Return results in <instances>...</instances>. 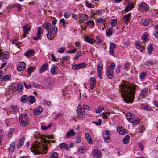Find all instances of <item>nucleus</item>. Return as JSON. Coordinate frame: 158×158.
<instances>
[{"mask_svg":"<svg viewBox=\"0 0 158 158\" xmlns=\"http://www.w3.org/2000/svg\"><path fill=\"white\" fill-rule=\"evenodd\" d=\"M121 96L126 102L132 103L134 97L135 87L129 82L122 83L119 85Z\"/></svg>","mask_w":158,"mask_h":158,"instance_id":"f257e3e1","label":"nucleus"},{"mask_svg":"<svg viewBox=\"0 0 158 158\" xmlns=\"http://www.w3.org/2000/svg\"><path fill=\"white\" fill-rule=\"evenodd\" d=\"M30 149L32 152L36 154H46L47 152L48 148L46 145L36 141L33 143Z\"/></svg>","mask_w":158,"mask_h":158,"instance_id":"f03ea898","label":"nucleus"},{"mask_svg":"<svg viewBox=\"0 0 158 158\" xmlns=\"http://www.w3.org/2000/svg\"><path fill=\"white\" fill-rule=\"evenodd\" d=\"M19 122L22 126H25L29 123L28 116L25 114H22L19 116Z\"/></svg>","mask_w":158,"mask_h":158,"instance_id":"7ed1b4c3","label":"nucleus"},{"mask_svg":"<svg viewBox=\"0 0 158 158\" xmlns=\"http://www.w3.org/2000/svg\"><path fill=\"white\" fill-rule=\"evenodd\" d=\"M57 31V29L56 27L52 28V30L48 32L47 38L49 40H52L56 35Z\"/></svg>","mask_w":158,"mask_h":158,"instance_id":"20e7f679","label":"nucleus"},{"mask_svg":"<svg viewBox=\"0 0 158 158\" xmlns=\"http://www.w3.org/2000/svg\"><path fill=\"white\" fill-rule=\"evenodd\" d=\"M77 112L78 114V117L82 119L85 116V110L82 106H78L77 109Z\"/></svg>","mask_w":158,"mask_h":158,"instance_id":"39448f33","label":"nucleus"},{"mask_svg":"<svg viewBox=\"0 0 158 158\" xmlns=\"http://www.w3.org/2000/svg\"><path fill=\"white\" fill-rule=\"evenodd\" d=\"M150 94V88H145L143 89L140 94V96L141 97L143 98Z\"/></svg>","mask_w":158,"mask_h":158,"instance_id":"423d86ee","label":"nucleus"},{"mask_svg":"<svg viewBox=\"0 0 158 158\" xmlns=\"http://www.w3.org/2000/svg\"><path fill=\"white\" fill-rule=\"evenodd\" d=\"M93 158H101V152L98 149H95L92 152Z\"/></svg>","mask_w":158,"mask_h":158,"instance_id":"0eeeda50","label":"nucleus"},{"mask_svg":"<svg viewBox=\"0 0 158 158\" xmlns=\"http://www.w3.org/2000/svg\"><path fill=\"white\" fill-rule=\"evenodd\" d=\"M110 131L109 130L106 131H105L103 135V138L105 141L106 142H109L110 141Z\"/></svg>","mask_w":158,"mask_h":158,"instance_id":"6e6552de","label":"nucleus"},{"mask_svg":"<svg viewBox=\"0 0 158 158\" xmlns=\"http://www.w3.org/2000/svg\"><path fill=\"white\" fill-rule=\"evenodd\" d=\"M85 65L86 64L85 62L77 64L73 66L72 69L74 70H78L80 68L82 69L85 68Z\"/></svg>","mask_w":158,"mask_h":158,"instance_id":"1a4fd4ad","label":"nucleus"},{"mask_svg":"<svg viewBox=\"0 0 158 158\" xmlns=\"http://www.w3.org/2000/svg\"><path fill=\"white\" fill-rule=\"evenodd\" d=\"M139 6L140 10L143 11H147L148 10L149 6L144 2L140 4Z\"/></svg>","mask_w":158,"mask_h":158,"instance_id":"9d476101","label":"nucleus"},{"mask_svg":"<svg viewBox=\"0 0 158 158\" xmlns=\"http://www.w3.org/2000/svg\"><path fill=\"white\" fill-rule=\"evenodd\" d=\"M133 116L130 122L132 123L134 125L138 124L140 122V119L135 115Z\"/></svg>","mask_w":158,"mask_h":158,"instance_id":"9b49d317","label":"nucleus"},{"mask_svg":"<svg viewBox=\"0 0 158 158\" xmlns=\"http://www.w3.org/2000/svg\"><path fill=\"white\" fill-rule=\"evenodd\" d=\"M39 137L40 139L41 140L44 141L45 143H50L51 142L50 140H48L46 139L45 138H47L48 139H50V135H39Z\"/></svg>","mask_w":158,"mask_h":158,"instance_id":"f8f14e48","label":"nucleus"},{"mask_svg":"<svg viewBox=\"0 0 158 158\" xmlns=\"http://www.w3.org/2000/svg\"><path fill=\"white\" fill-rule=\"evenodd\" d=\"M41 28L40 27H39L37 29V33L36 36L34 37L33 39L34 40H37L39 39L40 40L41 39V34L42 32H41Z\"/></svg>","mask_w":158,"mask_h":158,"instance_id":"ddd939ff","label":"nucleus"},{"mask_svg":"<svg viewBox=\"0 0 158 158\" xmlns=\"http://www.w3.org/2000/svg\"><path fill=\"white\" fill-rule=\"evenodd\" d=\"M9 52H4L3 55H0V60L4 61L9 58Z\"/></svg>","mask_w":158,"mask_h":158,"instance_id":"4468645a","label":"nucleus"},{"mask_svg":"<svg viewBox=\"0 0 158 158\" xmlns=\"http://www.w3.org/2000/svg\"><path fill=\"white\" fill-rule=\"evenodd\" d=\"M58 67L56 65H53L52 67L50 73L52 75H56L58 73Z\"/></svg>","mask_w":158,"mask_h":158,"instance_id":"2eb2a0df","label":"nucleus"},{"mask_svg":"<svg viewBox=\"0 0 158 158\" xmlns=\"http://www.w3.org/2000/svg\"><path fill=\"white\" fill-rule=\"evenodd\" d=\"M22 28L24 33L25 34H28V31L31 29V27H30L29 24L27 23L23 26Z\"/></svg>","mask_w":158,"mask_h":158,"instance_id":"dca6fc26","label":"nucleus"},{"mask_svg":"<svg viewBox=\"0 0 158 158\" xmlns=\"http://www.w3.org/2000/svg\"><path fill=\"white\" fill-rule=\"evenodd\" d=\"M48 64L47 63H44L40 69L39 72L40 73H43L46 69L48 68Z\"/></svg>","mask_w":158,"mask_h":158,"instance_id":"f3484780","label":"nucleus"},{"mask_svg":"<svg viewBox=\"0 0 158 158\" xmlns=\"http://www.w3.org/2000/svg\"><path fill=\"white\" fill-rule=\"evenodd\" d=\"M113 70H111L109 69H107L106 72V75L107 77L109 79H112L113 77Z\"/></svg>","mask_w":158,"mask_h":158,"instance_id":"a211bd4d","label":"nucleus"},{"mask_svg":"<svg viewBox=\"0 0 158 158\" xmlns=\"http://www.w3.org/2000/svg\"><path fill=\"white\" fill-rule=\"evenodd\" d=\"M135 7L133 3H131L127 5L125 9V11L126 12H128L132 10Z\"/></svg>","mask_w":158,"mask_h":158,"instance_id":"6ab92c4d","label":"nucleus"},{"mask_svg":"<svg viewBox=\"0 0 158 158\" xmlns=\"http://www.w3.org/2000/svg\"><path fill=\"white\" fill-rule=\"evenodd\" d=\"M59 147L60 148L64 149L67 150H68L70 148L69 145L64 143H60L59 145Z\"/></svg>","mask_w":158,"mask_h":158,"instance_id":"aec40b11","label":"nucleus"},{"mask_svg":"<svg viewBox=\"0 0 158 158\" xmlns=\"http://www.w3.org/2000/svg\"><path fill=\"white\" fill-rule=\"evenodd\" d=\"M42 111V108L41 107L39 106L35 109L33 111V113L35 115H38L40 114Z\"/></svg>","mask_w":158,"mask_h":158,"instance_id":"412c9836","label":"nucleus"},{"mask_svg":"<svg viewBox=\"0 0 158 158\" xmlns=\"http://www.w3.org/2000/svg\"><path fill=\"white\" fill-rule=\"evenodd\" d=\"M131 13H129L127 14L124 15L123 18V20H124L126 23L129 22L130 20Z\"/></svg>","mask_w":158,"mask_h":158,"instance_id":"4be33fe9","label":"nucleus"},{"mask_svg":"<svg viewBox=\"0 0 158 158\" xmlns=\"http://www.w3.org/2000/svg\"><path fill=\"white\" fill-rule=\"evenodd\" d=\"M36 69V67L34 66H31L27 68V73L31 75V73L34 71Z\"/></svg>","mask_w":158,"mask_h":158,"instance_id":"5701e85b","label":"nucleus"},{"mask_svg":"<svg viewBox=\"0 0 158 158\" xmlns=\"http://www.w3.org/2000/svg\"><path fill=\"white\" fill-rule=\"evenodd\" d=\"M84 40L86 42L92 44L94 42V40L87 36H85L84 37Z\"/></svg>","mask_w":158,"mask_h":158,"instance_id":"b1692460","label":"nucleus"},{"mask_svg":"<svg viewBox=\"0 0 158 158\" xmlns=\"http://www.w3.org/2000/svg\"><path fill=\"white\" fill-rule=\"evenodd\" d=\"M34 51L32 49L27 50L24 54L26 56H30L33 53Z\"/></svg>","mask_w":158,"mask_h":158,"instance_id":"393cba45","label":"nucleus"},{"mask_svg":"<svg viewBox=\"0 0 158 158\" xmlns=\"http://www.w3.org/2000/svg\"><path fill=\"white\" fill-rule=\"evenodd\" d=\"M113 28H110L106 30V35L108 37H110L113 33Z\"/></svg>","mask_w":158,"mask_h":158,"instance_id":"a878e982","label":"nucleus"},{"mask_svg":"<svg viewBox=\"0 0 158 158\" xmlns=\"http://www.w3.org/2000/svg\"><path fill=\"white\" fill-rule=\"evenodd\" d=\"M15 143L14 142H13L11 143L8 148L9 152H12L14 151L15 149Z\"/></svg>","mask_w":158,"mask_h":158,"instance_id":"bb28decb","label":"nucleus"},{"mask_svg":"<svg viewBox=\"0 0 158 158\" xmlns=\"http://www.w3.org/2000/svg\"><path fill=\"white\" fill-rule=\"evenodd\" d=\"M79 18L82 19L84 20H87L88 19V16L85 14H79Z\"/></svg>","mask_w":158,"mask_h":158,"instance_id":"cd10ccee","label":"nucleus"},{"mask_svg":"<svg viewBox=\"0 0 158 158\" xmlns=\"http://www.w3.org/2000/svg\"><path fill=\"white\" fill-rule=\"evenodd\" d=\"M130 137L129 135H127L125 136L123 139V143L124 144L128 143L129 142Z\"/></svg>","mask_w":158,"mask_h":158,"instance_id":"c85d7f7f","label":"nucleus"},{"mask_svg":"<svg viewBox=\"0 0 158 158\" xmlns=\"http://www.w3.org/2000/svg\"><path fill=\"white\" fill-rule=\"evenodd\" d=\"M28 100V97L27 95H24L21 97V101L23 102L26 103Z\"/></svg>","mask_w":158,"mask_h":158,"instance_id":"c756f323","label":"nucleus"},{"mask_svg":"<svg viewBox=\"0 0 158 158\" xmlns=\"http://www.w3.org/2000/svg\"><path fill=\"white\" fill-rule=\"evenodd\" d=\"M133 116H135V115L132 114L130 113H128L126 114V118L129 122L131 120V118H133Z\"/></svg>","mask_w":158,"mask_h":158,"instance_id":"7c9ffc66","label":"nucleus"},{"mask_svg":"<svg viewBox=\"0 0 158 158\" xmlns=\"http://www.w3.org/2000/svg\"><path fill=\"white\" fill-rule=\"evenodd\" d=\"M12 110L15 113V114L19 111V109L18 107L15 105H12L11 106Z\"/></svg>","mask_w":158,"mask_h":158,"instance_id":"2f4dec72","label":"nucleus"},{"mask_svg":"<svg viewBox=\"0 0 158 158\" xmlns=\"http://www.w3.org/2000/svg\"><path fill=\"white\" fill-rule=\"evenodd\" d=\"M75 132L73 131V129L70 130L66 134V135L68 138L70 137V136L74 135Z\"/></svg>","mask_w":158,"mask_h":158,"instance_id":"473e14b6","label":"nucleus"},{"mask_svg":"<svg viewBox=\"0 0 158 158\" xmlns=\"http://www.w3.org/2000/svg\"><path fill=\"white\" fill-rule=\"evenodd\" d=\"M85 136L86 138L88 143L89 144H91L92 143V140L91 137L90 136L89 133H86L85 134Z\"/></svg>","mask_w":158,"mask_h":158,"instance_id":"72a5a7b5","label":"nucleus"},{"mask_svg":"<svg viewBox=\"0 0 158 158\" xmlns=\"http://www.w3.org/2000/svg\"><path fill=\"white\" fill-rule=\"evenodd\" d=\"M98 71H101L103 70V64L102 62H99L97 65Z\"/></svg>","mask_w":158,"mask_h":158,"instance_id":"f704fd0d","label":"nucleus"},{"mask_svg":"<svg viewBox=\"0 0 158 158\" xmlns=\"http://www.w3.org/2000/svg\"><path fill=\"white\" fill-rule=\"evenodd\" d=\"M24 141V137H22L20 139L19 142L17 146L18 148H19L23 145V143Z\"/></svg>","mask_w":158,"mask_h":158,"instance_id":"c9c22d12","label":"nucleus"},{"mask_svg":"<svg viewBox=\"0 0 158 158\" xmlns=\"http://www.w3.org/2000/svg\"><path fill=\"white\" fill-rule=\"evenodd\" d=\"M141 107L146 110H151V107L147 104H141Z\"/></svg>","mask_w":158,"mask_h":158,"instance_id":"e433bc0d","label":"nucleus"},{"mask_svg":"<svg viewBox=\"0 0 158 158\" xmlns=\"http://www.w3.org/2000/svg\"><path fill=\"white\" fill-rule=\"evenodd\" d=\"M29 102L31 104H33L35 102V97L33 96H30L28 98Z\"/></svg>","mask_w":158,"mask_h":158,"instance_id":"4c0bfd02","label":"nucleus"},{"mask_svg":"<svg viewBox=\"0 0 158 158\" xmlns=\"http://www.w3.org/2000/svg\"><path fill=\"white\" fill-rule=\"evenodd\" d=\"M147 49L148 50V53L150 54L151 52L152 51L153 49V48L152 44H150L148 45L147 47Z\"/></svg>","mask_w":158,"mask_h":158,"instance_id":"58836bf2","label":"nucleus"},{"mask_svg":"<svg viewBox=\"0 0 158 158\" xmlns=\"http://www.w3.org/2000/svg\"><path fill=\"white\" fill-rule=\"evenodd\" d=\"M101 114L103 118L107 119V117L109 116L110 114V113L109 112H107L104 113H102Z\"/></svg>","mask_w":158,"mask_h":158,"instance_id":"ea45409f","label":"nucleus"},{"mask_svg":"<svg viewBox=\"0 0 158 158\" xmlns=\"http://www.w3.org/2000/svg\"><path fill=\"white\" fill-rule=\"evenodd\" d=\"M11 77L10 75H6L2 77L1 79L4 81H6L8 80Z\"/></svg>","mask_w":158,"mask_h":158,"instance_id":"a19ab883","label":"nucleus"},{"mask_svg":"<svg viewBox=\"0 0 158 158\" xmlns=\"http://www.w3.org/2000/svg\"><path fill=\"white\" fill-rule=\"evenodd\" d=\"M104 106H99L96 110V112L97 113H100L102 110H104Z\"/></svg>","mask_w":158,"mask_h":158,"instance_id":"79ce46f5","label":"nucleus"},{"mask_svg":"<svg viewBox=\"0 0 158 158\" xmlns=\"http://www.w3.org/2000/svg\"><path fill=\"white\" fill-rule=\"evenodd\" d=\"M84 147H81L78 150V152L79 154H81L83 153H84L86 151Z\"/></svg>","mask_w":158,"mask_h":158,"instance_id":"37998d69","label":"nucleus"},{"mask_svg":"<svg viewBox=\"0 0 158 158\" xmlns=\"http://www.w3.org/2000/svg\"><path fill=\"white\" fill-rule=\"evenodd\" d=\"M11 7L12 8H14V7H16L18 9L17 10L19 11V10L21 9L22 6L21 4H13L12 6Z\"/></svg>","mask_w":158,"mask_h":158,"instance_id":"c03bdc74","label":"nucleus"},{"mask_svg":"<svg viewBox=\"0 0 158 158\" xmlns=\"http://www.w3.org/2000/svg\"><path fill=\"white\" fill-rule=\"evenodd\" d=\"M14 131L15 129L14 128H11L8 133V136L10 138L11 137L12 133L14 132Z\"/></svg>","mask_w":158,"mask_h":158,"instance_id":"a18cd8bd","label":"nucleus"},{"mask_svg":"<svg viewBox=\"0 0 158 158\" xmlns=\"http://www.w3.org/2000/svg\"><path fill=\"white\" fill-rule=\"evenodd\" d=\"M115 64L114 63H112L108 67L107 69H110L111 70H113V69L115 68Z\"/></svg>","mask_w":158,"mask_h":158,"instance_id":"49530a36","label":"nucleus"},{"mask_svg":"<svg viewBox=\"0 0 158 158\" xmlns=\"http://www.w3.org/2000/svg\"><path fill=\"white\" fill-rule=\"evenodd\" d=\"M85 4L87 7L90 8H93V6H94V4H92L89 3L88 1L85 2Z\"/></svg>","mask_w":158,"mask_h":158,"instance_id":"de8ad7c7","label":"nucleus"},{"mask_svg":"<svg viewBox=\"0 0 158 158\" xmlns=\"http://www.w3.org/2000/svg\"><path fill=\"white\" fill-rule=\"evenodd\" d=\"M45 27L46 28V30L48 31L52 27V25L50 23H47L45 24Z\"/></svg>","mask_w":158,"mask_h":158,"instance_id":"09e8293b","label":"nucleus"},{"mask_svg":"<svg viewBox=\"0 0 158 158\" xmlns=\"http://www.w3.org/2000/svg\"><path fill=\"white\" fill-rule=\"evenodd\" d=\"M51 126V124H50L47 126L44 125H42L41 126V129L43 130L48 129V128H50Z\"/></svg>","mask_w":158,"mask_h":158,"instance_id":"8fccbe9b","label":"nucleus"},{"mask_svg":"<svg viewBox=\"0 0 158 158\" xmlns=\"http://www.w3.org/2000/svg\"><path fill=\"white\" fill-rule=\"evenodd\" d=\"M82 53L81 51H79L77 53L76 56L75 57L74 59L76 60H77L79 57L82 55Z\"/></svg>","mask_w":158,"mask_h":158,"instance_id":"3c124183","label":"nucleus"},{"mask_svg":"<svg viewBox=\"0 0 158 158\" xmlns=\"http://www.w3.org/2000/svg\"><path fill=\"white\" fill-rule=\"evenodd\" d=\"M17 88L18 91H22L23 89V85L21 84H19L18 85Z\"/></svg>","mask_w":158,"mask_h":158,"instance_id":"603ef678","label":"nucleus"},{"mask_svg":"<svg viewBox=\"0 0 158 158\" xmlns=\"http://www.w3.org/2000/svg\"><path fill=\"white\" fill-rule=\"evenodd\" d=\"M148 35V34L147 32H145L143 35L142 36L141 39L143 41H146L147 39V37Z\"/></svg>","mask_w":158,"mask_h":158,"instance_id":"864d4df0","label":"nucleus"},{"mask_svg":"<svg viewBox=\"0 0 158 158\" xmlns=\"http://www.w3.org/2000/svg\"><path fill=\"white\" fill-rule=\"evenodd\" d=\"M116 47V44L114 43H111L109 48L110 50H113Z\"/></svg>","mask_w":158,"mask_h":158,"instance_id":"5fc2aeb1","label":"nucleus"},{"mask_svg":"<svg viewBox=\"0 0 158 158\" xmlns=\"http://www.w3.org/2000/svg\"><path fill=\"white\" fill-rule=\"evenodd\" d=\"M65 47H60L59 48L57 52L60 53H63L64 52L65 50Z\"/></svg>","mask_w":158,"mask_h":158,"instance_id":"6e6d98bb","label":"nucleus"},{"mask_svg":"<svg viewBox=\"0 0 158 158\" xmlns=\"http://www.w3.org/2000/svg\"><path fill=\"white\" fill-rule=\"evenodd\" d=\"M69 57L68 56H63L62 60H61L62 65L64 64V63H63V61L66 60H69Z\"/></svg>","mask_w":158,"mask_h":158,"instance_id":"4d7b16f0","label":"nucleus"},{"mask_svg":"<svg viewBox=\"0 0 158 158\" xmlns=\"http://www.w3.org/2000/svg\"><path fill=\"white\" fill-rule=\"evenodd\" d=\"M149 19H145L142 24L144 26L148 25L150 23Z\"/></svg>","mask_w":158,"mask_h":158,"instance_id":"13d9d810","label":"nucleus"},{"mask_svg":"<svg viewBox=\"0 0 158 158\" xmlns=\"http://www.w3.org/2000/svg\"><path fill=\"white\" fill-rule=\"evenodd\" d=\"M154 63V62H150V61H147L145 63V64L148 67H149L150 66H152L153 64Z\"/></svg>","mask_w":158,"mask_h":158,"instance_id":"bf43d9fd","label":"nucleus"},{"mask_svg":"<svg viewBox=\"0 0 158 158\" xmlns=\"http://www.w3.org/2000/svg\"><path fill=\"white\" fill-rule=\"evenodd\" d=\"M96 43L98 44H100L102 43V40L99 39V36H97L96 37Z\"/></svg>","mask_w":158,"mask_h":158,"instance_id":"052dcab7","label":"nucleus"},{"mask_svg":"<svg viewBox=\"0 0 158 158\" xmlns=\"http://www.w3.org/2000/svg\"><path fill=\"white\" fill-rule=\"evenodd\" d=\"M121 67L122 66L121 65H119L117 66L115 71L116 73L118 74L120 72V69Z\"/></svg>","mask_w":158,"mask_h":158,"instance_id":"680f3d73","label":"nucleus"},{"mask_svg":"<svg viewBox=\"0 0 158 158\" xmlns=\"http://www.w3.org/2000/svg\"><path fill=\"white\" fill-rule=\"evenodd\" d=\"M58 155L57 153L56 152H53L51 156H50V158H58Z\"/></svg>","mask_w":158,"mask_h":158,"instance_id":"e2e57ef3","label":"nucleus"},{"mask_svg":"<svg viewBox=\"0 0 158 158\" xmlns=\"http://www.w3.org/2000/svg\"><path fill=\"white\" fill-rule=\"evenodd\" d=\"M117 20H112L111 21V24L112 26L114 27L117 23Z\"/></svg>","mask_w":158,"mask_h":158,"instance_id":"0e129e2a","label":"nucleus"},{"mask_svg":"<svg viewBox=\"0 0 158 158\" xmlns=\"http://www.w3.org/2000/svg\"><path fill=\"white\" fill-rule=\"evenodd\" d=\"M86 24L87 25H90L93 26L94 24V22L93 21L89 20L87 22Z\"/></svg>","mask_w":158,"mask_h":158,"instance_id":"69168bd1","label":"nucleus"},{"mask_svg":"<svg viewBox=\"0 0 158 158\" xmlns=\"http://www.w3.org/2000/svg\"><path fill=\"white\" fill-rule=\"evenodd\" d=\"M102 120L99 119L98 122L93 121L92 122L93 123H95L96 125L99 126L101 124Z\"/></svg>","mask_w":158,"mask_h":158,"instance_id":"338daca9","label":"nucleus"},{"mask_svg":"<svg viewBox=\"0 0 158 158\" xmlns=\"http://www.w3.org/2000/svg\"><path fill=\"white\" fill-rule=\"evenodd\" d=\"M83 106L84 108L83 109H85L86 110H90V107L87 105L83 104Z\"/></svg>","mask_w":158,"mask_h":158,"instance_id":"774afa93","label":"nucleus"}]
</instances>
